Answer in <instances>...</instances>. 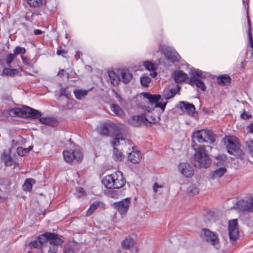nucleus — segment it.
Listing matches in <instances>:
<instances>
[{"instance_id": "obj_30", "label": "nucleus", "mask_w": 253, "mask_h": 253, "mask_svg": "<svg viewBox=\"0 0 253 253\" xmlns=\"http://www.w3.org/2000/svg\"><path fill=\"white\" fill-rule=\"evenodd\" d=\"M226 169L225 168H220L215 170L212 174V179L219 178L222 177L226 172Z\"/></svg>"}, {"instance_id": "obj_12", "label": "nucleus", "mask_w": 253, "mask_h": 253, "mask_svg": "<svg viewBox=\"0 0 253 253\" xmlns=\"http://www.w3.org/2000/svg\"><path fill=\"white\" fill-rule=\"evenodd\" d=\"M179 109L185 112L189 115H194L195 111V107L192 104L186 102L182 101L179 103Z\"/></svg>"}, {"instance_id": "obj_20", "label": "nucleus", "mask_w": 253, "mask_h": 253, "mask_svg": "<svg viewBox=\"0 0 253 253\" xmlns=\"http://www.w3.org/2000/svg\"><path fill=\"white\" fill-rule=\"evenodd\" d=\"M142 95L144 98L148 100L150 103L155 104V105L161 98V96L159 94H151L148 92H143Z\"/></svg>"}, {"instance_id": "obj_6", "label": "nucleus", "mask_w": 253, "mask_h": 253, "mask_svg": "<svg viewBox=\"0 0 253 253\" xmlns=\"http://www.w3.org/2000/svg\"><path fill=\"white\" fill-rule=\"evenodd\" d=\"M228 231L230 241L232 244H233L239 237V229L237 219L228 221Z\"/></svg>"}, {"instance_id": "obj_64", "label": "nucleus", "mask_w": 253, "mask_h": 253, "mask_svg": "<svg viewBox=\"0 0 253 253\" xmlns=\"http://www.w3.org/2000/svg\"><path fill=\"white\" fill-rule=\"evenodd\" d=\"M33 147L32 146H30L28 148H27V151H28V152L30 151L32 149Z\"/></svg>"}, {"instance_id": "obj_7", "label": "nucleus", "mask_w": 253, "mask_h": 253, "mask_svg": "<svg viewBox=\"0 0 253 253\" xmlns=\"http://www.w3.org/2000/svg\"><path fill=\"white\" fill-rule=\"evenodd\" d=\"M63 155L65 161L67 163H71L74 160L79 161L83 158L82 153L79 149L73 151L64 150L63 152Z\"/></svg>"}, {"instance_id": "obj_5", "label": "nucleus", "mask_w": 253, "mask_h": 253, "mask_svg": "<svg viewBox=\"0 0 253 253\" xmlns=\"http://www.w3.org/2000/svg\"><path fill=\"white\" fill-rule=\"evenodd\" d=\"M202 238L218 249L220 247L218 235L209 229L203 228L201 233Z\"/></svg>"}, {"instance_id": "obj_19", "label": "nucleus", "mask_w": 253, "mask_h": 253, "mask_svg": "<svg viewBox=\"0 0 253 253\" xmlns=\"http://www.w3.org/2000/svg\"><path fill=\"white\" fill-rule=\"evenodd\" d=\"M173 76L175 82L176 83L184 82L188 78L187 75L181 70L174 71Z\"/></svg>"}, {"instance_id": "obj_16", "label": "nucleus", "mask_w": 253, "mask_h": 253, "mask_svg": "<svg viewBox=\"0 0 253 253\" xmlns=\"http://www.w3.org/2000/svg\"><path fill=\"white\" fill-rule=\"evenodd\" d=\"M42 115L41 112L31 107H26V117L32 119L40 118Z\"/></svg>"}, {"instance_id": "obj_35", "label": "nucleus", "mask_w": 253, "mask_h": 253, "mask_svg": "<svg viewBox=\"0 0 253 253\" xmlns=\"http://www.w3.org/2000/svg\"><path fill=\"white\" fill-rule=\"evenodd\" d=\"M99 204L98 202H94L91 204L86 212V215L89 216L92 214L94 211L99 207Z\"/></svg>"}, {"instance_id": "obj_46", "label": "nucleus", "mask_w": 253, "mask_h": 253, "mask_svg": "<svg viewBox=\"0 0 253 253\" xmlns=\"http://www.w3.org/2000/svg\"><path fill=\"white\" fill-rule=\"evenodd\" d=\"M175 94V90L174 89H170L169 92L167 93L166 94H165L163 96V97L166 99L168 100L170 98H172L173 97Z\"/></svg>"}, {"instance_id": "obj_50", "label": "nucleus", "mask_w": 253, "mask_h": 253, "mask_svg": "<svg viewBox=\"0 0 253 253\" xmlns=\"http://www.w3.org/2000/svg\"><path fill=\"white\" fill-rule=\"evenodd\" d=\"M76 195L78 197L84 195L85 193L83 188L80 187L76 190Z\"/></svg>"}, {"instance_id": "obj_9", "label": "nucleus", "mask_w": 253, "mask_h": 253, "mask_svg": "<svg viewBox=\"0 0 253 253\" xmlns=\"http://www.w3.org/2000/svg\"><path fill=\"white\" fill-rule=\"evenodd\" d=\"M160 49L164 52L167 59L171 62L178 61L180 59V56L178 53L173 49L169 47H161Z\"/></svg>"}, {"instance_id": "obj_61", "label": "nucleus", "mask_w": 253, "mask_h": 253, "mask_svg": "<svg viewBox=\"0 0 253 253\" xmlns=\"http://www.w3.org/2000/svg\"><path fill=\"white\" fill-rule=\"evenodd\" d=\"M65 71L64 70V69H60L59 70L58 74H57V76H60V75H62L64 74Z\"/></svg>"}, {"instance_id": "obj_44", "label": "nucleus", "mask_w": 253, "mask_h": 253, "mask_svg": "<svg viewBox=\"0 0 253 253\" xmlns=\"http://www.w3.org/2000/svg\"><path fill=\"white\" fill-rule=\"evenodd\" d=\"M157 122V119L150 114L146 115V125L147 123L150 124H154Z\"/></svg>"}, {"instance_id": "obj_36", "label": "nucleus", "mask_w": 253, "mask_h": 253, "mask_svg": "<svg viewBox=\"0 0 253 253\" xmlns=\"http://www.w3.org/2000/svg\"><path fill=\"white\" fill-rule=\"evenodd\" d=\"M28 3L32 7H40L43 4V0H27Z\"/></svg>"}, {"instance_id": "obj_63", "label": "nucleus", "mask_w": 253, "mask_h": 253, "mask_svg": "<svg viewBox=\"0 0 253 253\" xmlns=\"http://www.w3.org/2000/svg\"><path fill=\"white\" fill-rule=\"evenodd\" d=\"M116 98L118 99V100H119V101H121V99H122V98L118 94H116Z\"/></svg>"}, {"instance_id": "obj_24", "label": "nucleus", "mask_w": 253, "mask_h": 253, "mask_svg": "<svg viewBox=\"0 0 253 253\" xmlns=\"http://www.w3.org/2000/svg\"><path fill=\"white\" fill-rule=\"evenodd\" d=\"M121 76L122 81L125 84L128 83L132 78V75L128 70L122 71Z\"/></svg>"}, {"instance_id": "obj_31", "label": "nucleus", "mask_w": 253, "mask_h": 253, "mask_svg": "<svg viewBox=\"0 0 253 253\" xmlns=\"http://www.w3.org/2000/svg\"><path fill=\"white\" fill-rule=\"evenodd\" d=\"M199 192V189L196 185L191 184L189 186L187 189V193L189 196H193Z\"/></svg>"}, {"instance_id": "obj_48", "label": "nucleus", "mask_w": 253, "mask_h": 253, "mask_svg": "<svg viewBox=\"0 0 253 253\" xmlns=\"http://www.w3.org/2000/svg\"><path fill=\"white\" fill-rule=\"evenodd\" d=\"M17 152L19 156H24L28 152L27 149H23L22 147H18L17 149Z\"/></svg>"}, {"instance_id": "obj_27", "label": "nucleus", "mask_w": 253, "mask_h": 253, "mask_svg": "<svg viewBox=\"0 0 253 253\" xmlns=\"http://www.w3.org/2000/svg\"><path fill=\"white\" fill-rule=\"evenodd\" d=\"M2 158L6 166H11L13 164L17 165V163L14 162L12 157L6 154L5 152L3 153Z\"/></svg>"}, {"instance_id": "obj_56", "label": "nucleus", "mask_w": 253, "mask_h": 253, "mask_svg": "<svg viewBox=\"0 0 253 253\" xmlns=\"http://www.w3.org/2000/svg\"><path fill=\"white\" fill-rule=\"evenodd\" d=\"M67 51H66L65 50L62 49H58L57 51V54L60 55H61L62 56L64 57V55L67 54Z\"/></svg>"}, {"instance_id": "obj_49", "label": "nucleus", "mask_w": 253, "mask_h": 253, "mask_svg": "<svg viewBox=\"0 0 253 253\" xmlns=\"http://www.w3.org/2000/svg\"><path fill=\"white\" fill-rule=\"evenodd\" d=\"M167 105V102H158L155 105V107H159L161 108L163 111L165 110L166 106Z\"/></svg>"}, {"instance_id": "obj_14", "label": "nucleus", "mask_w": 253, "mask_h": 253, "mask_svg": "<svg viewBox=\"0 0 253 253\" xmlns=\"http://www.w3.org/2000/svg\"><path fill=\"white\" fill-rule=\"evenodd\" d=\"M142 159V154L140 151L132 150L131 152H128V159L132 163L137 164Z\"/></svg>"}, {"instance_id": "obj_58", "label": "nucleus", "mask_w": 253, "mask_h": 253, "mask_svg": "<svg viewBox=\"0 0 253 253\" xmlns=\"http://www.w3.org/2000/svg\"><path fill=\"white\" fill-rule=\"evenodd\" d=\"M248 36H249L250 46L252 48H253V39H252L251 34H249Z\"/></svg>"}, {"instance_id": "obj_3", "label": "nucleus", "mask_w": 253, "mask_h": 253, "mask_svg": "<svg viewBox=\"0 0 253 253\" xmlns=\"http://www.w3.org/2000/svg\"><path fill=\"white\" fill-rule=\"evenodd\" d=\"M227 152L241 160L244 157L245 154L240 149V144L238 139L234 136H227L225 140Z\"/></svg>"}, {"instance_id": "obj_32", "label": "nucleus", "mask_w": 253, "mask_h": 253, "mask_svg": "<svg viewBox=\"0 0 253 253\" xmlns=\"http://www.w3.org/2000/svg\"><path fill=\"white\" fill-rule=\"evenodd\" d=\"M217 81L218 84L226 85L230 83L231 78L227 75H223L218 77L217 79Z\"/></svg>"}, {"instance_id": "obj_45", "label": "nucleus", "mask_w": 253, "mask_h": 253, "mask_svg": "<svg viewBox=\"0 0 253 253\" xmlns=\"http://www.w3.org/2000/svg\"><path fill=\"white\" fill-rule=\"evenodd\" d=\"M29 245L31 248H38L42 247L38 239L31 242Z\"/></svg>"}, {"instance_id": "obj_51", "label": "nucleus", "mask_w": 253, "mask_h": 253, "mask_svg": "<svg viewBox=\"0 0 253 253\" xmlns=\"http://www.w3.org/2000/svg\"><path fill=\"white\" fill-rule=\"evenodd\" d=\"M248 8L249 5L247 4V19H248V35L251 34V23L249 19V17L248 15Z\"/></svg>"}, {"instance_id": "obj_55", "label": "nucleus", "mask_w": 253, "mask_h": 253, "mask_svg": "<svg viewBox=\"0 0 253 253\" xmlns=\"http://www.w3.org/2000/svg\"><path fill=\"white\" fill-rule=\"evenodd\" d=\"M248 133H253V124H250L247 126Z\"/></svg>"}, {"instance_id": "obj_21", "label": "nucleus", "mask_w": 253, "mask_h": 253, "mask_svg": "<svg viewBox=\"0 0 253 253\" xmlns=\"http://www.w3.org/2000/svg\"><path fill=\"white\" fill-rule=\"evenodd\" d=\"M108 74L111 84L114 86H117L120 82L118 74L113 71H109Z\"/></svg>"}, {"instance_id": "obj_26", "label": "nucleus", "mask_w": 253, "mask_h": 253, "mask_svg": "<svg viewBox=\"0 0 253 253\" xmlns=\"http://www.w3.org/2000/svg\"><path fill=\"white\" fill-rule=\"evenodd\" d=\"M113 154L114 159L116 161H122L125 157L122 152L116 147L113 148Z\"/></svg>"}, {"instance_id": "obj_10", "label": "nucleus", "mask_w": 253, "mask_h": 253, "mask_svg": "<svg viewBox=\"0 0 253 253\" xmlns=\"http://www.w3.org/2000/svg\"><path fill=\"white\" fill-rule=\"evenodd\" d=\"M179 171L185 177H190L194 174L193 167L188 163H181L178 166Z\"/></svg>"}, {"instance_id": "obj_15", "label": "nucleus", "mask_w": 253, "mask_h": 253, "mask_svg": "<svg viewBox=\"0 0 253 253\" xmlns=\"http://www.w3.org/2000/svg\"><path fill=\"white\" fill-rule=\"evenodd\" d=\"M115 128V126L112 125L105 124L99 128V133L105 136H112L114 133L113 132Z\"/></svg>"}, {"instance_id": "obj_29", "label": "nucleus", "mask_w": 253, "mask_h": 253, "mask_svg": "<svg viewBox=\"0 0 253 253\" xmlns=\"http://www.w3.org/2000/svg\"><path fill=\"white\" fill-rule=\"evenodd\" d=\"M88 91L86 89H75L74 90V93L77 99L81 100L87 95Z\"/></svg>"}, {"instance_id": "obj_1", "label": "nucleus", "mask_w": 253, "mask_h": 253, "mask_svg": "<svg viewBox=\"0 0 253 253\" xmlns=\"http://www.w3.org/2000/svg\"><path fill=\"white\" fill-rule=\"evenodd\" d=\"M196 141L200 143L207 142L212 144L215 141V135L211 130L207 129L197 130L192 135V147L195 151L194 160L198 163L199 167L208 168L211 164V159L207 153L205 146L198 145L195 143Z\"/></svg>"}, {"instance_id": "obj_59", "label": "nucleus", "mask_w": 253, "mask_h": 253, "mask_svg": "<svg viewBox=\"0 0 253 253\" xmlns=\"http://www.w3.org/2000/svg\"><path fill=\"white\" fill-rule=\"evenodd\" d=\"M42 32L41 30H39V29H36L34 31V34L35 35H39L42 34Z\"/></svg>"}, {"instance_id": "obj_54", "label": "nucleus", "mask_w": 253, "mask_h": 253, "mask_svg": "<svg viewBox=\"0 0 253 253\" xmlns=\"http://www.w3.org/2000/svg\"><path fill=\"white\" fill-rule=\"evenodd\" d=\"M64 252V253H74V251L72 247L67 246L65 247Z\"/></svg>"}, {"instance_id": "obj_43", "label": "nucleus", "mask_w": 253, "mask_h": 253, "mask_svg": "<svg viewBox=\"0 0 253 253\" xmlns=\"http://www.w3.org/2000/svg\"><path fill=\"white\" fill-rule=\"evenodd\" d=\"M62 244L50 245L47 253H57L58 249Z\"/></svg>"}, {"instance_id": "obj_17", "label": "nucleus", "mask_w": 253, "mask_h": 253, "mask_svg": "<svg viewBox=\"0 0 253 253\" xmlns=\"http://www.w3.org/2000/svg\"><path fill=\"white\" fill-rule=\"evenodd\" d=\"M8 114L12 117H20L24 118L26 117V107L23 109L18 108L11 109L9 110Z\"/></svg>"}, {"instance_id": "obj_41", "label": "nucleus", "mask_w": 253, "mask_h": 253, "mask_svg": "<svg viewBox=\"0 0 253 253\" xmlns=\"http://www.w3.org/2000/svg\"><path fill=\"white\" fill-rule=\"evenodd\" d=\"M16 56L13 53H8L5 57V61L7 65L10 66L11 63L14 60Z\"/></svg>"}, {"instance_id": "obj_8", "label": "nucleus", "mask_w": 253, "mask_h": 253, "mask_svg": "<svg viewBox=\"0 0 253 253\" xmlns=\"http://www.w3.org/2000/svg\"><path fill=\"white\" fill-rule=\"evenodd\" d=\"M130 204V199L126 198L122 201L114 203L113 206L121 215H125L127 211Z\"/></svg>"}, {"instance_id": "obj_22", "label": "nucleus", "mask_w": 253, "mask_h": 253, "mask_svg": "<svg viewBox=\"0 0 253 253\" xmlns=\"http://www.w3.org/2000/svg\"><path fill=\"white\" fill-rule=\"evenodd\" d=\"M118 189L114 188H106L104 190V193L106 196L111 198H118L119 196L121 195L120 191Z\"/></svg>"}, {"instance_id": "obj_53", "label": "nucleus", "mask_w": 253, "mask_h": 253, "mask_svg": "<svg viewBox=\"0 0 253 253\" xmlns=\"http://www.w3.org/2000/svg\"><path fill=\"white\" fill-rule=\"evenodd\" d=\"M125 143L126 145H128L129 148H131L132 150H134L135 149L134 145L133 144V142L129 140H126L125 141Z\"/></svg>"}, {"instance_id": "obj_33", "label": "nucleus", "mask_w": 253, "mask_h": 253, "mask_svg": "<svg viewBox=\"0 0 253 253\" xmlns=\"http://www.w3.org/2000/svg\"><path fill=\"white\" fill-rule=\"evenodd\" d=\"M192 74L194 76L195 75V77L202 79H205L207 77L208 74L200 70L199 69H194L192 70Z\"/></svg>"}, {"instance_id": "obj_42", "label": "nucleus", "mask_w": 253, "mask_h": 253, "mask_svg": "<svg viewBox=\"0 0 253 253\" xmlns=\"http://www.w3.org/2000/svg\"><path fill=\"white\" fill-rule=\"evenodd\" d=\"M246 148L251 155L253 154V140L247 141L245 143Z\"/></svg>"}, {"instance_id": "obj_60", "label": "nucleus", "mask_w": 253, "mask_h": 253, "mask_svg": "<svg viewBox=\"0 0 253 253\" xmlns=\"http://www.w3.org/2000/svg\"><path fill=\"white\" fill-rule=\"evenodd\" d=\"M226 157L225 155L218 156L216 157V159L217 160L221 159L222 160H225L226 159Z\"/></svg>"}, {"instance_id": "obj_13", "label": "nucleus", "mask_w": 253, "mask_h": 253, "mask_svg": "<svg viewBox=\"0 0 253 253\" xmlns=\"http://www.w3.org/2000/svg\"><path fill=\"white\" fill-rule=\"evenodd\" d=\"M188 83L191 85H196L198 89H200L203 91L206 89V86L202 80L194 76L190 77Z\"/></svg>"}, {"instance_id": "obj_11", "label": "nucleus", "mask_w": 253, "mask_h": 253, "mask_svg": "<svg viewBox=\"0 0 253 253\" xmlns=\"http://www.w3.org/2000/svg\"><path fill=\"white\" fill-rule=\"evenodd\" d=\"M128 122L131 125L138 127L143 124H146V114L133 116L130 118Z\"/></svg>"}, {"instance_id": "obj_37", "label": "nucleus", "mask_w": 253, "mask_h": 253, "mask_svg": "<svg viewBox=\"0 0 253 253\" xmlns=\"http://www.w3.org/2000/svg\"><path fill=\"white\" fill-rule=\"evenodd\" d=\"M13 54L16 57L18 54H21V56L23 55L26 53V49L24 47L21 46H16L13 49Z\"/></svg>"}, {"instance_id": "obj_25", "label": "nucleus", "mask_w": 253, "mask_h": 253, "mask_svg": "<svg viewBox=\"0 0 253 253\" xmlns=\"http://www.w3.org/2000/svg\"><path fill=\"white\" fill-rule=\"evenodd\" d=\"M111 111L117 116L122 117L125 115L123 110L117 104H112L110 105Z\"/></svg>"}, {"instance_id": "obj_34", "label": "nucleus", "mask_w": 253, "mask_h": 253, "mask_svg": "<svg viewBox=\"0 0 253 253\" xmlns=\"http://www.w3.org/2000/svg\"><path fill=\"white\" fill-rule=\"evenodd\" d=\"M18 70L15 69L4 68L3 69L2 74L4 75L12 77L18 74Z\"/></svg>"}, {"instance_id": "obj_28", "label": "nucleus", "mask_w": 253, "mask_h": 253, "mask_svg": "<svg viewBox=\"0 0 253 253\" xmlns=\"http://www.w3.org/2000/svg\"><path fill=\"white\" fill-rule=\"evenodd\" d=\"M35 181L32 178L27 179L23 185L24 191L30 192L32 189V185L35 184Z\"/></svg>"}, {"instance_id": "obj_47", "label": "nucleus", "mask_w": 253, "mask_h": 253, "mask_svg": "<svg viewBox=\"0 0 253 253\" xmlns=\"http://www.w3.org/2000/svg\"><path fill=\"white\" fill-rule=\"evenodd\" d=\"M163 188V185H160L157 182H155L153 185V191L155 194L157 193H162V191H160V189H162Z\"/></svg>"}, {"instance_id": "obj_40", "label": "nucleus", "mask_w": 253, "mask_h": 253, "mask_svg": "<svg viewBox=\"0 0 253 253\" xmlns=\"http://www.w3.org/2000/svg\"><path fill=\"white\" fill-rule=\"evenodd\" d=\"M71 94V92L68 89V87H62L59 90V96H65L68 98Z\"/></svg>"}, {"instance_id": "obj_38", "label": "nucleus", "mask_w": 253, "mask_h": 253, "mask_svg": "<svg viewBox=\"0 0 253 253\" xmlns=\"http://www.w3.org/2000/svg\"><path fill=\"white\" fill-rule=\"evenodd\" d=\"M39 121L41 123L46 125H51L53 123V118L50 117H42L40 118Z\"/></svg>"}, {"instance_id": "obj_4", "label": "nucleus", "mask_w": 253, "mask_h": 253, "mask_svg": "<svg viewBox=\"0 0 253 253\" xmlns=\"http://www.w3.org/2000/svg\"><path fill=\"white\" fill-rule=\"evenodd\" d=\"M62 238V237L56 234L46 232L39 235L38 239L39 240L40 243L42 246L47 242H49V245L62 244L63 240Z\"/></svg>"}, {"instance_id": "obj_57", "label": "nucleus", "mask_w": 253, "mask_h": 253, "mask_svg": "<svg viewBox=\"0 0 253 253\" xmlns=\"http://www.w3.org/2000/svg\"><path fill=\"white\" fill-rule=\"evenodd\" d=\"M119 143H120V138H116L114 139V140L113 142L112 145H113V146L115 147V146L118 145L119 144Z\"/></svg>"}, {"instance_id": "obj_23", "label": "nucleus", "mask_w": 253, "mask_h": 253, "mask_svg": "<svg viewBox=\"0 0 253 253\" xmlns=\"http://www.w3.org/2000/svg\"><path fill=\"white\" fill-rule=\"evenodd\" d=\"M134 245V241L130 238H126L122 242V247L124 250H130Z\"/></svg>"}, {"instance_id": "obj_18", "label": "nucleus", "mask_w": 253, "mask_h": 253, "mask_svg": "<svg viewBox=\"0 0 253 253\" xmlns=\"http://www.w3.org/2000/svg\"><path fill=\"white\" fill-rule=\"evenodd\" d=\"M143 65L146 69L149 71H152L150 73V76L152 78H155L157 76V73L156 71L157 67L154 63L149 61H146L143 62Z\"/></svg>"}, {"instance_id": "obj_52", "label": "nucleus", "mask_w": 253, "mask_h": 253, "mask_svg": "<svg viewBox=\"0 0 253 253\" xmlns=\"http://www.w3.org/2000/svg\"><path fill=\"white\" fill-rule=\"evenodd\" d=\"M21 58L24 64H26L29 66L30 65L31 61L26 56H24V55H22L21 56Z\"/></svg>"}, {"instance_id": "obj_39", "label": "nucleus", "mask_w": 253, "mask_h": 253, "mask_svg": "<svg viewBox=\"0 0 253 253\" xmlns=\"http://www.w3.org/2000/svg\"><path fill=\"white\" fill-rule=\"evenodd\" d=\"M151 82V79L148 76H143L140 78L141 84L144 87H147Z\"/></svg>"}, {"instance_id": "obj_2", "label": "nucleus", "mask_w": 253, "mask_h": 253, "mask_svg": "<svg viewBox=\"0 0 253 253\" xmlns=\"http://www.w3.org/2000/svg\"><path fill=\"white\" fill-rule=\"evenodd\" d=\"M102 183L106 188L120 189L125 185L126 181L123 173L120 171H117L105 176L102 179Z\"/></svg>"}, {"instance_id": "obj_62", "label": "nucleus", "mask_w": 253, "mask_h": 253, "mask_svg": "<svg viewBox=\"0 0 253 253\" xmlns=\"http://www.w3.org/2000/svg\"><path fill=\"white\" fill-rule=\"evenodd\" d=\"M75 56L77 59H78L79 58H80V52H76V53Z\"/></svg>"}]
</instances>
